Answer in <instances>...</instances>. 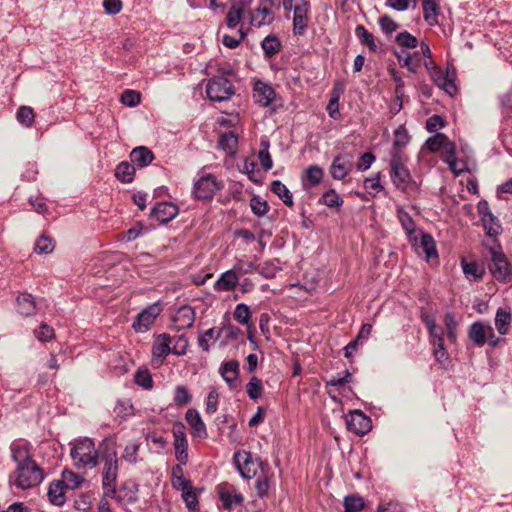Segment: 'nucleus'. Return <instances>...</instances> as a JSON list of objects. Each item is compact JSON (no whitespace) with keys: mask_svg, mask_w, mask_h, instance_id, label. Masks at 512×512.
<instances>
[{"mask_svg":"<svg viewBox=\"0 0 512 512\" xmlns=\"http://www.w3.org/2000/svg\"><path fill=\"white\" fill-rule=\"evenodd\" d=\"M12 458L17 464L15 485L28 489L39 485L44 479L43 470L29 456L28 450L19 445L11 448Z\"/></svg>","mask_w":512,"mask_h":512,"instance_id":"f257e3e1","label":"nucleus"},{"mask_svg":"<svg viewBox=\"0 0 512 512\" xmlns=\"http://www.w3.org/2000/svg\"><path fill=\"white\" fill-rule=\"evenodd\" d=\"M390 177L395 187L402 192L417 193L419 191V185L405 166L404 155L397 149L391 152Z\"/></svg>","mask_w":512,"mask_h":512,"instance_id":"f03ea898","label":"nucleus"},{"mask_svg":"<svg viewBox=\"0 0 512 512\" xmlns=\"http://www.w3.org/2000/svg\"><path fill=\"white\" fill-rule=\"evenodd\" d=\"M70 456L77 469L94 468L99 463V453L92 439L84 437L75 440Z\"/></svg>","mask_w":512,"mask_h":512,"instance_id":"7ed1b4c3","label":"nucleus"},{"mask_svg":"<svg viewBox=\"0 0 512 512\" xmlns=\"http://www.w3.org/2000/svg\"><path fill=\"white\" fill-rule=\"evenodd\" d=\"M102 486L106 494H115L116 481L118 477V456L114 444H106L101 452Z\"/></svg>","mask_w":512,"mask_h":512,"instance_id":"20e7f679","label":"nucleus"},{"mask_svg":"<svg viewBox=\"0 0 512 512\" xmlns=\"http://www.w3.org/2000/svg\"><path fill=\"white\" fill-rule=\"evenodd\" d=\"M491 262L489 271L492 276L500 282H507L512 275V265L508 262L506 256L498 244L490 247Z\"/></svg>","mask_w":512,"mask_h":512,"instance_id":"39448f33","label":"nucleus"},{"mask_svg":"<svg viewBox=\"0 0 512 512\" xmlns=\"http://www.w3.org/2000/svg\"><path fill=\"white\" fill-rule=\"evenodd\" d=\"M234 86L223 76H214L206 85V94L211 101H226L234 95Z\"/></svg>","mask_w":512,"mask_h":512,"instance_id":"423d86ee","label":"nucleus"},{"mask_svg":"<svg viewBox=\"0 0 512 512\" xmlns=\"http://www.w3.org/2000/svg\"><path fill=\"white\" fill-rule=\"evenodd\" d=\"M468 337L477 346H483L488 342L490 346L496 347L501 341L495 336L493 327L483 322H474L469 328Z\"/></svg>","mask_w":512,"mask_h":512,"instance_id":"0eeeda50","label":"nucleus"},{"mask_svg":"<svg viewBox=\"0 0 512 512\" xmlns=\"http://www.w3.org/2000/svg\"><path fill=\"white\" fill-rule=\"evenodd\" d=\"M220 189L221 184L217 178L212 174H205L194 183L193 194L197 199L206 200L211 199Z\"/></svg>","mask_w":512,"mask_h":512,"instance_id":"6e6552de","label":"nucleus"},{"mask_svg":"<svg viewBox=\"0 0 512 512\" xmlns=\"http://www.w3.org/2000/svg\"><path fill=\"white\" fill-rule=\"evenodd\" d=\"M233 462L243 478L252 479L256 476L258 464L253 460L250 452H235Z\"/></svg>","mask_w":512,"mask_h":512,"instance_id":"1a4fd4ad","label":"nucleus"},{"mask_svg":"<svg viewBox=\"0 0 512 512\" xmlns=\"http://www.w3.org/2000/svg\"><path fill=\"white\" fill-rule=\"evenodd\" d=\"M162 311L160 302H155L142 310L133 323V328L138 332L147 331Z\"/></svg>","mask_w":512,"mask_h":512,"instance_id":"9d476101","label":"nucleus"},{"mask_svg":"<svg viewBox=\"0 0 512 512\" xmlns=\"http://www.w3.org/2000/svg\"><path fill=\"white\" fill-rule=\"evenodd\" d=\"M217 492L224 509L231 510L236 506H240L244 501L243 495L237 492L236 488L231 484L222 483L218 485Z\"/></svg>","mask_w":512,"mask_h":512,"instance_id":"9b49d317","label":"nucleus"},{"mask_svg":"<svg viewBox=\"0 0 512 512\" xmlns=\"http://www.w3.org/2000/svg\"><path fill=\"white\" fill-rule=\"evenodd\" d=\"M293 10V32L295 35H303L308 26L310 4L306 0H297Z\"/></svg>","mask_w":512,"mask_h":512,"instance_id":"f8f14e48","label":"nucleus"},{"mask_svg":"<svg viewBox=\"0 0 512 512\" xmlns=\"http://www.w3.org/2000/svg\"><path fill=\"white\" fill-rule=\"evenodd\" d=\"M346 425L349 431L357 435H365L371 430V419L362 411L355 410L346 418Z\"/></svg>","mask_w":512,"mask_h":512,"instance_id":"ddd939ff","label":"nucleus"},{"mask_svg":"<svg viewBox=\"0 0 512 512\" xmlns=\"http://www.w3.org/2000/svg\"><path fill=\"white\" fill-rule=\"evenodd\" d=\"M171 343L172 338L169 334L163 333L157 336L152 346V362L155 366L162 365L165 357L172 353Z\"/></svg>","mask_w":512,"mask_h":512,"instance_id":"4468645a","label":"nucleus"},{"mask_svg":"<svg viewBox=\"0 0 512 512\" xmlns=\"http://www.w3.org/2000/svg\"><path fill=\"white\" fill-rule=\"evenodd\" d=\"M174 448L176 459L180 464H186L188 461V442L183 426H177L173 429Z\"/></svg>","mask_w":512,"mask_h":512,"instance_id":"2eb2a0df","label":"nucleus"},{"mask_svg":"<svg viewBox=\"0 0 512 512\" xmlns=\"http://www.w3.org/2000/svg\"><path fill=\"white\" fill-rule=\"evenodd\" d=\"M275 95V91L270 85L262 81H257L254 84L253 98L258 105L268 107L274 100Z\"/></svg>","mask_w":512,"mask_h":512,"instance_id":"dca6fc26","label":"nucleus"},{"mask_svg":"<svg viewBox=\"0 0 512 512\" xmlns=\"http://www.w3.org/2000/svg\"><path fill=\"white\" fill-rule=\"evenodd\" d=\"M172 320L177 330L190 328L195 321V311L191 306L183 305L177 309Z\"/></svg>","mask_w":512,"mask_h":512,"instance_id":"f3484780","label":"nucleus"},{"mask_svg":"<svg viewBox=\"0 0 512 512\" xmlns=\"http://www.w3.org/2000/svg\"><path fill=\"white\" fill-rule=\"evenodd\" d=\"M178 214L176 205L170 202L156 204L151 210V217L160 223H167Z\"/></svg>","mask_w":512,"mask_h":512,"instance_id":"a211bd4d","label":"nucleus"},{"mask_svg":"<svg viewBox=\"0 0 512 512\" xmlns=\"http://www.w3.org/2000/svg\"><path fill=\"white\" fill-rule=\"evenodd\" d=\"M431 78L434 83L441 89H443L449 95L456 93L457 87L452 77L449 76L448 72H444L437 66H433L431 71Z\"/></svg>","mask_w":512,"mask_h":512,"instance_id":"6ab92c4d","label":"nucleus"},{"mask_svg":"<svg viewBox=\"0 0 512 512\" xmlns=\"http://www.w3.org/2000/svg\"><path fill=\"white\" fill-rule=\"evenodd\" d=\"M410 241L416 248V252L418 254L424 253L427 260L438 256L435 241L430 234H422L419 242L416 236H414Z\"/></svg>","mask_w":512,"mask_h":512,"instance_id":"aec40b11","label":"nucleus"},{"mask_svg":"<svg viewBox=\"0 0 512 512\" xmlns=\"http://www.w3.org/2000/svg\"><path fill=\"white\" fill-rule=\"evenodd\" d=\"M113 496L118 502L135 503L138 500V485L134 482H125L115 494H106Z\"/></svg>","mask_w":512,"mask_h":512,"instance_id":"412c9836","label":"nucleus"},{"mask_svg":"<svg viewBox=\"0 0 512 512\" xmlns=\"http://www.w3.org/2000/svg\"><path fill=\"white\" fill-rule=\"evenodd\" d=\"M185 420L192 428V434L195 437L206 438L207 430L206 425L202 421L199 412L196 409L190 408L186 411Z\"/></svg>","mask_w":512,"mask_h":512,"instance_id":"4be33fe9","label":"nucleus"},{"mask_svg":"<svg viewBox=\"0 0 512 512\" xmlns=\"http://www.w3.org/2000/svg\"><path fill=\"white\" fill-rule=\"evenodd\" d=\"M220 374L228 386L231 389H235L237 387L239 375V363L236 360H230L222 363L220 367Z\"/></svg>","mask_w":512,"mask_h":512,"instance_id":"5701e85b","label":"nucleus"},{"mask_svg":"<svg viewBox=\"0 0 512 512\" xmlns=\"http://www.w3.org/2000/svg\"><path fill=\"white\" fill-rule=\"evenodd\" d=\"M238 282L239 277L231 268L220 275L214 284V289L216 291L230 292L236 288Z\"/></svg>","mask_w":512,"mask_h":512,"instance_id":"b1692460","label":"nucleus"},{"mask_svg":"<svg viewBox=\"0 0 512 512\" xmlns=\"http://www.w3.org/2000/svg\"><path fill=\"white\" fill-rule=\"evenodd\" d=\"M423 18L431 27L438 25L440 15L439 0H422Z\"/></svg>","mask_w":512,"mask_h":512,"instance_id":"393cba45","label":"nucleus"},{"mask_svg":"<svg viewBox=\"0 0 512 512\" xmlns=\"http://www.w3.org/2000/svg\"><path fill=\"white\" fill-rule=\"evenodd\" d=\"M352 163L350 159L344 156H337L334 158L330 167V173L334 179L342 180L348 174Z\"/></svg>","mask_w":512,"mask_h":512,"instance_id":"a878e982","label":"nucleus"},{"mask_svg":"<svg viewBox=\"0 0 512 512\" xmlns=\"http://www.w3.org/2000/svg\"><path fill=\"white\" fill-rule=\"evenodd\" d=\"M67 489L64 487L60 480H55L50 483L48 488V498L49 501L56 506H62L65 501V491Z\"/></svg>","mask_w":512,"mask_h":512,"instance_id":"bb28decb","label":"nucleus"},{"mask_svg":"<svg viewBox=\"0 0 512 512\" xmlns=\"http://www.w3.org/2000/svg\"><path fill=\"white\" fill-rule=\"evenodd\" d=\"M131 161L140 167L149 165L154 159L152 151L144 146L136 147L130 154Z\"/></svg>","mask_w":512,"mask_h":512,"instance_id":"cd10ccee","label":"nucleus"},{"mask_svg":"<svg viewBox=\"0 0 512 512\" xmlns=\"http://www.w3.org/2000/svg\"><path fill=\"white\" fill-rule=\"evenodd\" d=\"M249 6V1L244 2L242 4H233L227 15H226V24L230 29L235 28L242 19V16L244 14V10L246 7Z\"/></svg>","mask_w":512,"mask_h":512,"instance_id":"c85d7f7f","label":"nucleus"},{"mask_svg":"<svg viewBox=\"0 0 512 512\" xmlns=\"http://www.w3.org/2000/svg\"><path fill=\"white\" fill-rule=\"evenodd\" d=\"M342 92H343L342 84H336L333 88L331 98L326 107L329 116L333 119H339V117H340L339 99H340Z\"/></svg>","mask_w":512,"mask_h":512,"instance_id":"c756f323","label":"nucleus"},{"mask_svg":"<svg viewBox=\"0 0 512 512\" xmlns=\"http://www.w3.org/2000/svg\"><path fill=\"white\" fill-rule=\"evenodd\" d=\"M219 146L229 155H235L238 148V138L232 131L222 134L219 138Z\"/></svg>","mask_w":512,"mask_h":512,"instance_id":"7c9ffc66","label":"nucleus"},{"mask_svg":"<svg viewBox=\"0 0 512 512\" xmlns=\"http://www.w3.org/2000/svg\"><path fill=\"white\" fill-rule=\"evenodd\" d=\"M18 312L24 316L33 315L36 309V305L32 295L21 294L17 297Z\"/></svg>","mask_w":512,"mask_h":512,"instance_id":"2f4dec72","label":"nucleus"},{"mask_svg":"<svg viewBox=\"0 0 512 512\" xmlns=\"http://www.w3.org/2000/svg\"><path fill=\"white\" fill-rule=\"evenodd\" d=\"M134 174L135 168L129 162L122 161L116 166L115 176L119 181L123 183L131 182L133 180Z\"/></svg>","mask_w":512,"mask_h":512,"instance_id":"473e14b6","label":"nucleus"},{"mask_svg":"<svg viewBox=\"0 0 512 512\" xmlns=\"http://www.w3.org/2000/svg\"><path fill=\"white\" fill-rule=\"evenodd\" d=\"M109 366L117 375H122L129 370V360L119 353H114L109 359Z\"/></svg>","mask_w":512,"mask_h":512,"instance_id":"72a5a7b5","label":"nucleus"},{"mask_svg":"<svg viewBox=\"0 0 512 512\" xmlns=\"http://www.w3.org/2000/svg\"><path fill=\"white\" fill-rule=\"evenodd\" d=\"M279 263L280 261L278 259L265 261L264 263L257 265L256 272L266 279L274 278L277 272L281 270Z\"/></svg>","mask_w":512,"mask_h":512,"instance_id":"f704fd0d","label":"nucleus"},{"mask_svg":"<svg viewBox=\"0 0 512 512\" xmlns=\"http://www.w3.org/2000/svg\"><path fill=\"white\" fill-rule=\"evenodd\" d=\"M271 191L275 193L285 205L291 207L293 205V197L289 189L279 180L271 183Z\"/></svg>","mask_w":512,"mask_h":512,"instance_id":"c9c22d12","label":"nucleus"},{"mask_svg":"<svg viewBox=\"0 0 512 512\" xmlns=\"http://www.w3.org/2000/svg\"><path fill=\"white\" fill-rule=\"evenodd\" d=\"M512 315L510 312L499 308L495 316V326L501 335H505L508 332V327L511 323Z\"/></svg>","mask_w":512,"mask_h":512,"instance_id":"e433bc0d","label":"nucleus"},{"mask_svg":"<svg viewBox=\"0 0 512 512\" xmlns=\"http://www.w3.org/2000/svg\"><path fill=\"white\" fill-rule=\"evenodd\" d=\"M60 481L66 489L74 490L82 485L84 478L73 471L65 470L62 472V479Z\"/></svg>","mask_w":512,"mask_h":512,"instance_id":"4c0bfd02","label":"nucleus"},{"mask_svg":"<svg viewBox=\"0 0 512 512\" xmlns=\"http://www.w3.org/2000/svg\"><path fill=\"white\" fill-rule=\"evenodd\" d=\"M220 337V332L215 328H210L204 332H200L198 336V345L203 350H210V343L215 342Z\"/></svg>","mask_w":512,"mask_h":512,"instance_id":"58836bf2","label":"nucleus"},{"mask_svg":"<svg viewBox=\"0 0 512 512\" xmlns=\"http://www.w3.org/2000/svg\"><path fill=\"white\" fill-rule=\"evenodd\" d=\"M461 264H462L463 272L468 279H473V280L482 279L484 272H485L484 267L482 265H479L475 262L468 263V262H465L464 260H462Z\"/></svg>","mask_w":512,"mask_h":512,"instance_id":"ea45409f","label":"nucleus"},{"mask_svg":"<svg viewBox=\"0 0 512 512\" xmlns=\"http://www.w3.org/2000/svg\"><path fill=\"white\" fill-rule=\"evenodd\" d=\"M355 35L358 37L363 45H366L370 51L375 52L377 45L374 41L373 35L362 25H359L355 29Z\"/></svg>","mask_w":512,"mask_h":512,"instance_id":"a19ab883","label":"nucleus"},{"mask_svg":"<svg viewBox=\"0 0 512 512\" xmlns=\"http://www.w3.org/2000/svg\"><path fill=\"white\" fill-rule=\"evenodd\" d=\"M320 202L329 208L336 209H339L343 205V199L334 189L324 192L320 198Z\"/></svg>","mask_w":512,"mask_h":512,"instance_id":"79ce46f5","label":"nucleus"},{"mask_svg":"<svg viewBox=\"0 0 512 512\" xmlns=\"http://www.w3.org/2000/svg\"><path fill=\"white\" fill-rule=\"evenodd\" d=\"M261 46L265 55L272 57L280 50L281 43L276 36L268 35L263 39Z\"/></svg>","mask_w":512,"mask_h":512,"instance_id":"37998d69","label":"nucleus"},{"mask_svg":"<svg viewBox=\"0 0 512 512\" xmlns=\"http://www.w3.org/2000/svg\"><path fill=\"white\" fill-rule=\"evenodd\" d=\"M449 142V138L443 133H436L434 136L427 139L425 145L430 152H437L443 149Z\"/></svg>","mask_w":512,"mask_h":512,"instance_id":"c03bdc74","label":"nucleus"},{"mask_svg":"<svg viewBox=\"0 0 512 512\" xmlns=\"http://www.w3.org/2000/svg\"><path fill=\"white\" fill-rule=\"evenodd\" d=\"M269 141L262 140L260 143L261 149L258 152V159L265 171H268L273 166V161L269 153Z\"/></svg>","mask_w":512,"mask_h":512,"instance_id":"a18cd8bd","label":"nucleus"},{"mask_svg":"<svg viewBox=\"0 0 512 512\" xmlns=\"http://www.w3.org/2000/svg\"><path fill=\"white\" fill-rule=\"evenodd\" d=\"M397 216L399 221L401 222L403 228L409 235L410 240L414 237L415 233V223L412 217L407 213L403 208H399L397 210Z\"/></svg>","mask_w":512,"mask_h":512,"instance_id":"49530a36","label":"nucleus"},{"mask_svg":"<svg viewBox=\"0 0 512 512\" xmlns=\"http://www.w3.org/2000/svg\"><path fill=\"white\" fill-rule=\"evenodd\" d=\"M270 15L271 10L269 7H262L258 8L252 15H251V24L261 27L263 25H266L270 23Z\"/></svg>","mask_w":512,"mask_h":512,"instance_id":"de8ad7c7","label":"nucleus"},{"mask_svg":"<svg viewBox=\"0 0 512 512\" xmlns=\"http://www.w3.org/2000/svg\"><path fill=\"white\" fill-rule=\"evenodd\" d=\"M364 508V500L360 496L349 495L344 499V512H360Z\"/></svg>","mask_w":512,"mask_h":512,"instance_id":"09e8293b","label":"nucleus"},{"mask_svg":"<svg viewBox=\"0 0 512 512\" xmlns=\"http://www.w3.org/2000/svg\"><path fill=\"white\" fill-rule=\"evenodd\" d=\"M16 118L25 127H30L34 122L33 109L28 106H21L17 111Z\"/></svg>","mask_w":512,"mask_h":512,"instance_id":"8fccbe9b","label":"nucleus"},{"mask_svg":"<svg viewBox=\"0 0 512 512\" xmlns=\"http://www.w3.org/2000/svg\"><path fill=\"white\" fill-rule=\"evenodd\" d=\"M114 413L116 416L126 419L134 414V408L129 400H119L115 405Z\"/></svg>","mask_w":512,"mask_h":512,"instance_id":"3c124183","label":"nucleus"},{"mask_svg":"<svg viewBox=\"0 0 512 512\" xmlns=\"http://www.w3.org/2000/svg\"><path fill=\"white\" fill-rule=\"evenodd\" d=\"M257 264L252 261H245L241 258H237L233 266V270L236 272L238 277L244 274H248L252 271H256Z\"/></svg>","mask_w":512,"mask_h":512,"instance_id":"603ef678","label":"nucleus"},{"mask_svg":"<svg viewBox=\"0 0 512 512\" xmlns=\"http://www.w3.org/2000/svg\"><path fill=\"white\" fill-rule=\"evenodd\" d=\"M191 399H192V396L186 386H184V385L176 386L175 393H174V403L177 406L186 405L191 401Z\"/></svg>","mask_w":512,"mask_h":512,"instance_id":"864d4df0","label":"nucleus"},{"mask_svg":"<svg viewBox=\"0 0 512 512\" xmlns=\"http://www.w3.org/2000/svg\"><path fill=\"white\" fill-rule=\"evenodd\" d=\"M351 381L352 374L349 372V370H344L342 373L331 376L328 380H326V386L341 387L350 383Z\"/></svg>","mask_w":512,"mask_h":512,"instance_id":"5fc2aeb1","label":"nucleus"},{"mask_svg":"<svg viewBox=\"0 0 512 512\" xmlns=\"http://www.w3.org/2000/svg\"><path fill=\"white\" fill-rule=\"evenodd\" d=\"M54 250V241L45 235L40 236L35 243V251L39 254H48Z\"/></svg>","mask_w":512,"mask_h":512,"instance_id":"6e6d98bb","label":"nucleus"},{"mask_svg":"<svg viewBox=\"0 0 512 512\" xmlns=\"http://www.w3.org/2000/svg\"><path fill=\"white\" fill-rule=\"evenodd\" d=\"M262 383L257 377H252L249 383L246 385V391L250 399L256 400L262 394Z\"/></svg>","mask_w":512,"mask_h":512,"instance_id":"4d7b16f0","label":"nucleus"},{"mask_svg":"<svg viewBox=\"0 0 512 512\" xmlns=\"http://www.w3.org/2000/svg\"><path fill=\"white\" fill-rule=\"evenodd\" d=\"M396 42L400 46H402L404 48H408V49L416 48L418 45L417 38L407 31L399 33L396 36Z\"/></svg>","mask_w":512,"mask_h":512,"instance_id":"13d9d810","label":"nucleus"},{"mask_svg":"<svg viewBox=\"0 0 512 512\" xmlns=\"http://www.w3.org/2000/svg\"><path fill=\"white\" fill-rule=\"evenodd\" d=\"M182 498L186 504V507L191 511L195 512L198 510V498L193 486L190 489L182 492Z\"/></svg>","mask_w":512,"mask_h":512,"instance_id":"bf43d9fd","label":"nucleus"},{"mask_svg":"<svg viewBox=\"0 0 512 512\" xmlns=\"http://www.w3.org/2000/svg\"><path fill=\"white\" fill-rule=\"evenodd\" d=\"M250 207L253 213L257 216H263L268 211V204L259 196H254L250 200Z\"/></svg>","mask_w":512,"mask_h":512,"instance_id":"052dcab7","label":"nucleus"},{"mask_svg":"<svg viewBox=\"0 0 512 512\" xmlns=\"http://www.w3.org/2000/svg\"><path fill=\"white\" fill-rule=\"evenodd\" d=\"M234 319L241 324H248L250 320L249 307L244 303H239L233 313Z\"/></svg>","mask_w":512,"mask_h":512,"instance_id":"680f3d73","label":"nucleus"},{"mask_svg":"<svg viewBox=\"0 0 512 512\" xmlns=\"http://www.w3.org/2000/svg\"><path fill=\"white\" fill-rule=\"evenodd\" d=\"M323 178V170L317 166H309L306 170V179L311 185H317Z\"/></svg>","mask_w":512,"mask_h":512,"instance_id":"e2e57ef3","label":"nucleus"},{"mask_svg":"<svg viewBox=\"0 0 512 512\" xmlns=\"http://www.w3.org/2000/svg\"><path fill=\"white\" fill-rule=\"evenodd\" d=\"M218 332H220V337L223 336L227 341L238 340L242 336L241 329L234 325H227L218 330Z\"/></svg>","mask_w":512,"mask_h":512,"instance_id":"0e129e2a","label":"nucleus"},{"mask_svg":"<svg viewBox=\"0 0 512 512\" xmlns=\"http://www.w3.org/2000/svg\"><path fill=\"white\" fill-rule=\"evenodd\" d=\"M431 344L433 345V354L436 361L441 365H445L449 360V355L444 348V342H432Z\"/></svg>","mask_w":512,"mask_h":512,"instance_id":"69168bd1","label":"nucleus"},{"mask_svg":"<svg viewBox=\"0 0 512 512\" xmlns=\"http://www.w3.org/2000/svg\"><path fill=\"white\" fill-rule=\"evenodd\" d=\"M379 25L387 35L392 34L399 28V24L388 15H383L379 18Z\"/></svg>","mask_w":512,"mask_h":512,"instance_id":"338daca9","label":"nucleus"},{"mask_svg":"<svg viewBox=\"0 0 512 512\" xmlns=\"http://www.w3.org/2000/svg\"><path fill=\"white\" fill-rule=\"evenodd\" d=\"M135 382L145 389H150L153 386L152 377L148 370L139 369L135 374Z\"/></svg>","mask_w":512,"mask_h":512,"instance_id":"774afa93","label":"nucleus"}]
</instances>
